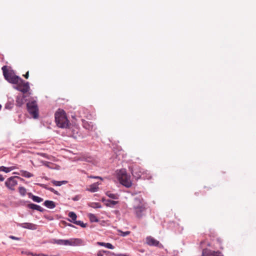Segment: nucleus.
<instances>
[{"label":"nucleus","mask_w":256,"mask_h":256,"mask_svg":"<svg viewBox=\"0 0 256 256\" xmlns=\"http://www.w3.org/2000/svg\"><path fill=\"white\" fill-rule=\"evenodd\" d=\"M77 225L81 226L82 228H85L86 227V224H84L83 222L81 221H77L76 220V222L74 223Z\"/></svg>","instance_id":"nucleus-29"},{"label":"nucleus","mask_w":256,"mask_h":256,"mask_svg":"<svg viewBox=\"0 0 256 256\" xmlns=\"http://www.w3.org/2000/svg\"><path fill=\"white\" fill-rule=\"evenodd\" d=\"M105 247H106L108 248H110V249H114V246L110 243H106Z\"/></svg>","instance_id":"nucleus-32"},{"label":"nucleus","mask_w":256,"mask_h":256,"mask_svg":"<svg viewBox=\"0 0 256 256\" xmlns=\"http://www.w3.org/2000/svg\"><path fill=\"white\" fill-rule=\"evenodd\" d=\"M146 243L150 246H158L160 242L151 236L146 238Z\"/></svg>","instance_id":"nucleus-10"},{"label":"nucleus","mask_w":256,"mask_h":256,"mask_svg":"<svg viewBox=\"0 0 256 256\" xmlns=\"http://www.w3.org/2000/svg\"><path fill=\"white\" fill-rule=\"evenodd\" d=\"M24 77L28 79V76H29V72H27L24 75Z\"/></svg>","instance_id":"nucleus-38"},{"label":"nucleus","mask_w":256,"mask_h":256,"mask_svg":"<svg viewBox=\"0 0 256 256\" xmlns=\"http://www.w3.org/2000/svg\"><path fill=\"white\" fill-rule=\"evenodd\" d=\"M89 178H96V179H100V180H102V178L100 176H89Z\"/></svg>","instance_id":"nucleus-36"},{"label":"nucleus","mask_w":256,"mask_h":256,"mask_svg":"<svg viewBox=\"0 0 256 256\" xmlns=\"http://www.w3.org/2000/svg\"><path fill=\"white\" fill-rule=\"evenodd\" d=\"M28 207L29 208L37 210H38L39 212H43V210H44L43 208H42L41 206H38L37 204H28Z\"/></svg>","instance_id":"nucleus-13"},{"label":"nucleus","mask_w":256,"mask_h":256,"mask_svg":"<svg viewBox=\"0 0 256 256\" xmlns=\"http://www.w3.org/2000/svg\"><path fill=\"white\" fill-rule=\"evenodd\" d=\"M68 216L72 219V220L70 221L73 223H74L76 221L77 217L76 214L74 212H70Z\"/></svg>","instance_id":"nucleus-20"},{"label":"nucleus","mask_w":256,"mask_h":256,"mask_svg":"<svg viewBox=\"0 0 256 256\" xmlns=\"http://www.w3.org/2000/svg\"><path fill=\"white\" fill-rule=\"evenodd\" d=\"M46 188L48 189V190H49L50 191L54 192V194H59L58 192V191L56 190L54 188H46V187H45Z\"/></svg>","instance_id":"nucleus-31"},{"label":"nucleus","mask_w":256,"mask_h":256,"mask_svg":"<svg viewBox=\"0 0 256 256\" xmlns=\"http://www.w3.org/2000/svg\"><path fill=\"white\" fill-rule=\"evenodd\" d=\"M14 88H16V86L15 85H14Z\"/></svg>","instance_id":"nucleus-46"},{"label":"nucleus","mask_w":256,"mask_h":256,"mask_svg":"<svg viewBox=\"0 0 256 256\" xmlns=\"http://www.w3.org/2000/svg\"><path fill=\"white\" fill-rule=\"evenodd\" d=\"M38 256H48V255H46V254H38Z\"/></svg>","instance_id":"nucleus-42"},{"label":"nucleus","mask_w":256,"mask_h":256,"mask_svg":"<svg viewBox=\"0 0 256 256\" xmlns=\"http://www.w3.org/2000/svg\"><path fill=\"white\" fill-rule=\"evenodd\" d=\"M106 194L109 198H112L114 200H116V199H118V194H112L110 192H109V191H108L106 192Z\"/></svg>","instance_id":"nucleus-21"},{"label":"nucleus","mask_w":256,"mask_h":256,"mask_svg":"<svg viewBox=\"0 0 256 256\" xmlns=\"http://www.w3.org/2000/svg\"><path fill=\"white\" fill-rule=\"evenodd\" d=\"M14 169V167L6 168L4 166H0V171L8 172Z\"/></svg>","instance_id":"nucleus-22"},{"label":"nucleus","mask_w":256,"mask_h":256,"mask_svg":"<svg viewBox=\"0 0 256 256\" xmlns=\"http://www.w3.org/2000/svg\"><path fill=\"white\" fill-rule=\"evenodd\" d=\"M16 178H17V179H19V180H22V178H20V177H19V176H16Z\"/></svg>","instance_id":"nucleus-44"},{"label":"nucleus","mask_w":256,"mask_h":256,"mask_svg":"<svg viewBox=\"0 0 256 256\" xmlns=\"http://www.w3.org/2000/svg\"><path fill=\"white\" fill-rule=\"evenodd\" d=\"M52 184L56 186H60L63 184H66L68 182L67 181L62 180V181H56L55 180H53L52 181Z\"/></svg>","instance_id":"nucleus-19"},{"label":"nucleus","mask_w":256,"mask_h":256,"mask_svg":"<svg viewBox=\"0 0 256 256\" xmlns=\"http://www.w3.org/2000/svg\"><path fill=\"white\" fill-rule=\"evenodd\" d=\"M17 90L22 93L24 95L23 97H26L28 94V92L30 90L28 82H25L18 76H17Z\"/></svg>","instance_id":"nucleus-6"},{"label":"nucleus","mask_w":256,"mask_h":256,"mask_svg":"<svg viewBox=\"0 0 256 256\" xmlns=\"http://www.w3.org/2000/svg\"><path fill=\"white\" fill-rule=\"evenodd\" d=\"M54 243L59 245H64L65 240H54Z\"/></svg>","instance_id":"nucleus-27"},{"label":"nucleus","mask_w":256,"mask_h":256,"mask_svg":"<svg viewBox=\"0 0 256 256\" xmlns=\"http://www.w3.org/2000/svg\"><path fill=\"white\" fill-rule=\"evenodd\" d=\"M18 190L20 194L22 196H24L26 192V189L24 187H19Z\"/></svg>","instance_id":"nucleus-28"},{"label":"nucleus","mask_w":256,"mask_h":256,"mask_svg":"<svg viewBox=\"0 0 256 256\" xmlns=\"http://www.w3.org/2000/svg\"><path fill=\"white\" fill-rule=\"evenodd\" d=\"M17 174L28 178H30L33 176L32 174L24 170H20V173L17 172Z\"/></svg>","instance_id":"nucleus-15"},{"label":"nucleus","mask_w":256,"mask_h":256,"mask_svg":"<svg viewBox=\"0 0 256 256\" xmlns=\"http://www.w3.org/2000/svg\"><path fill=\"white\" fill-rule=\"evenodd\" d=\"M88 217L91 222H98V220L96 216L92 214H88Z\"/></svg>","instance_id":"nucleus-18"},{"label":"nucleus","mask_w":256,"mask_h":256,"mask_svg":"<svg viewBox=\"0 0 256 256\" xmlns=\"http://www.w3.org/2000/svg\"><path fill=\"white\" fill-rule=\"evenodd\" d=\"M202 256H223L218 251H213L208 249H204L202 250Z\"/></svg>","instance_id":"nucleus-9"},{"label":"nucleus","mask_w":256,"mask_h":256,"mask_svg":"<svg viewBox=\"0 0 256 256\" xmlns=\"http://www.w3.org/2000/svg\"><path fill=\"white\" fill-rule=\"evenodd\" d=\"M133 209L136 216L140 218L145 215L146 204L142 198H136L133 203Z\"/></svg>","instance_id":"nucleus-1"},{"label":"nucleus","mask_w":256,"mask_h":256,"mask_svg":"<svg viewBox=\"0 0 256 256\" xmlns=\"http://www.w3.org/2000/svg\"><path fill=\"white\" fill-rule=\"evenodd\" d=\"M2 108V106L0 104V110H1Z\"/></svg>","instance_id":"nucleus-47"},{"label":"nucleus","mask_w":256,"mask_h":256,"mask_svg":"<svg viewBox=\"0 0 256 256\" xmlns=\"http://www.w3.org/2000/svg\"><path fill=\"white\" fill-rule=\"evenodd\" d=\"M118 235L122 236H128L130 233V231H126V232H124L120 230H118Z\"/></svg>","instance_id":"nucleus-24"},{"label":"nucleus","mask_w":256,"mask_h":256,"mask_svg":"<svg viewBox=\"0 0 256 256\" xmlns=\"http://www.w3.org/2000/svg\"><path fill=\"white\" fill-rule=\"evenodd\" d=\"M146 171L144 169L142 168L139 166L136 167L132 170V174L136 179L140 178L141 176L144 175Z\"/></svg>","instance_id":"nucleus-8"},{"label":"nucleus","mask_w":256,"mask_h":256,"mask_svg":"<svg viewBox=\"0 0 256 256\" xmlns=\"http://www.w3.org/2000/svg\"><path fill=\"white\" fill-rule=\"evenodd\" d=\"M152 178V176L150 174V172H148L147 171H146L144 173V175L141 176L140 178L142 179H147L150 180Z\"/></svg>","instance_id":"nucleus-23"},{"label":"nucleus","mask_w":256,"mask_h":256,"mask_svg":"<svg viewBox=\"0 0 256 256\" xmlns=\"http://www.w3.org/2000/svg\"><path fill=\"white\" fill-rule=\"evenodd\" d=\"M107 202H108V203L106 204V206H113L116 205L118 202H117V201H114V200H107Z\"/></svg>","instance_id":"nucleus-26"},{"label":"nucleus","mask_w":256,"mask_h":256,"mask_svg":"<svg viewBox=\"0 0 256 256\" xmlns=\"http://www.w3.org/2000/svg\"><path fill=\"white\" fill-rule=\"evenodd\" d=\"M32 256H38V254H32Z\"/></svg>","instance_id":"nucleus-43"},{"label":"nucleus","mask_w":256,"mask_h":256,"mask_svg":"<svg viewBox=\"0 0 256 256\" xmlns=\"http://www.w3.org/2000/svg\"><path fill=\"white\" fill-rule=\"evenodd\" d=\"M16 102H17V105H18L19 102H18V100H17V101H16Z\"/></svg>","instance_id":"nucleus-45"},{"label":"nucleus","mask_w":256,"mask_h":256,"mask_svg":"<svg viewBox=\"0 0 256 256\" xmlns=\"http://www.w3.org/2000/svg\"><path fill=\"white\" fill-rule=\"evenodd\" d=\"M64 246H71L70 238L69 240H65Z\"/></svg>","instance_id":"nucleus-33"},{"label":"nucleus","mask_w":256,"mask_h":256,"mask_svg":"<svg viewBox=\"0 0 256 256\" xmlns=\"http://www.w3.org/2000/svg\"><path fill=\"white\" fill-rule=\"evenodd\" d=\"M2 70L6 80L9 82L16 84V75H15L14 71L10 70V68H8L6 66H3Z\"/></svg>","instance_id":"nucleus-5"},{"label":"nucleus","mask_w":256,"mask_h":256,"mask_svg":"<svg viewBox=\"0 0 256 256\" xmlns=\"http://www.w3.org/2000/svg\"><path fill=\"white\" fill-rule=\"evenodd\" d=\"M4 178L2 176V174H0V181L2 182L4 180Z\"/></svg>","instance_id":"nucleus-39"},{"label":"nucleus","mask_w":256,"mask_h":256,"mask_svg":"<svg viewBox=\"0 0 256 256\" xmlns=\"http://www.w3.org/2000/svg\"><path fill=\"white\" fill-rule=\"evenodd\" d=\"M91 206L94 208H100L101 204L99 202H94L92 204Z\"/></svg>","instance_id":"nucleus-30"},{"label":"nucleus","mask_w":256,"mask_h":256,"mask_svg":"<svg viewBox=\"0 0 256 256\" xmlns=\"http://www.w3.org/2000/svg\"><path fill=\"white\" fill-rule=\"evenodd\" d=\"M98 185L97 184L94 183L92 184H91L89 188L88 189V190H89L90 192H94L98 191Z\"/></svg>","instance_id":"nucleus-16"},{"label":"nucleus","mask_w":256,"mask_h":256,"mask_svg":"<svg viewBox=\"0 0 256 256\" xmlns=\"http://www.w3.org/2000/svg\"><path fill=\"white\" fill-rule=\"evenodd\" d=\"M19 225L24 228H28L32 230H36L37 228L36 225L30 222L22 223L20 224Z\"/></svg>","instance_id":"nucleus-12"},{"label":"nucleus","mask_w":256,"mask_h":256,"mask_svg":"<svg viewBox=\"0 0 256 256\" xmlns=\"http://www.w3.org/2000/svg\"><path fill=\"white\" fill-rule=\"evenodd\" d=\"M6 186L10 190L14 191L16 186V176H12L5 182Z\"/></svg>","instance_id":"nucleus-7"},{"label":"nucleus","mask_w":256,"mask_h":256,"mask_svg":"<svg viewBox=\"0 0 256 256\" xmlns=\"http://www.w3.org/2000/svg\"><path fill=\"white\" fill-rule=\"evenodd\" d=\"M118 178L120 182L126 188L132 186L130 176L128 175L125 170H121L118 173Z\"/></svg>","instance_id":"nucleus-3"},{"label":"nucleus","mask_w":256,"mask_h":256,"mask_svg":"<svg viewBox=\"0 0 256 256\" xmlns=\"http://www.w3.org/2000/svg\"><path fill=\"white\" fill-rule=\"evenodd\" d=\"M108 252L106 251H105V250H100V251H99L98 252V254H97V256H102L104 255V253H106L107 252Z\"/></svg>","instance_id":"nucleus-34"},{"label":"nucleus","mask_w":256,"mask_h":256,"mask_svg":"<svg viewBox=\"0 0 256 256\" xmlns=\"http://www.w3.org/2000/svg\"><path fill=\"white\" fill-rule=\"evenodd\" d=\"M27 110L34 118H38L39 116V109L37 102L34 100L28 101L26 104Z\"/></svg>","instance_id":"nucleus-4"},{"label":"nucleus","mask_w":256,"mask_h":256,"mask_svg":"<svg viewBox=\"0 0 256 256\" xmlns=\"http://www.w3.org/2000/svg\"><path fill=\"white\" fill-rule=\"evenodd\" d=\"M55 120L57 126L61 128H67L69 126V121L66 112L62 109H58L55 113Z\"/></svg>","instance_id":"nucleus-2"},{"label":"nucleus","mask_w":256,"mask_h":256,"mask_svg":"<svg viewBox=\"0 0 256 256\" xmlns=\"http://www.w3.org/2000/svg\"><path fill=\"white\" fill-rule=\"evenodd\" d=\"M72 199L74 200H78V196H76L74 198Z\"/></svg>","instance_id":"nucleus-41"},{"label":"nucleus","mask_w":256,"mask_h":256,"mask_svg":"<svg viewBox=\"0 0 256 256\" xmlns=\"http://www.w3.org/2000/svg\"><path fill=\"white\" fill-rule=\"evenodd\" d=\"M44 204L48 208H53L56 206L55 203L52 200H46Z\"/></svg>","instance_id":"nucleus-14"},{"label":"nucleus","mask_w":256,"mask_h":256,"mask_svg":"<svg viewBox=\"0 0 256 256\" xmlns=\"http://www.w3.org/2000/svg\"><path fill=\"white\" fill-rule=\"evenodd\" d=\"M52 256V255H51V256Z\"/></svg>","instance_id":"nucleus-48"},{"label":"nucleus","mask_w":256,"mask_h":256,"mask_svg":"<svg viewBox=\"0 0 256 256\" xmlns=\"http://www.w3.org/2000/svg\"><path fill=\"white\" fill-rule=\"evenodd\" d=\"M106 244L105 242H98V244L101 246H106Z\"/></svg>","instance_id":"nucleus-37"},{"label":"nucleus","mask_w":256,"mask_h":256,"mask_svg":"<svg viewBox=\"0 0 256 256\" xmlns=\"http://www.w3.org/2000/svg\"><path fill=\"white\" fill-rule=\"evenodd\" d=\"M82 125L84 128L88 130H92L93 128V126L92 124H90L86 120L82 122Z\"/></svg>","instance_id":"nucleus-17"},{"label":"nucleus","mask_w":256,"mask_h":256,"mask_svg":"<svg viewBox=\"0 0 256 256\" xmlns=\"http://www.w3.org/2000/svg\"><path fill=\"white\" fill-rule=\"evenodd\" d=\"M10 238H12V239H13V240H16V236H10Z\"/></svg>","instance_id":"nucleus-40"},{"label":"nucleus","mask_w":256,"mask_h":256,"mask_svg":"<svg viewBox=\"0 0 256 256\" xmlns=\"http://www.w3.org/2000/svg\"><path fill=\"white\" fill-rule=\"evenodd\" d=\"M71 246H79L84 245V242L81 238H70Z\"/></svg>","instance_id":"nucleus-11"},{"label":"nucleus","mask_w":256,"mask_h":256,"mask_svg":"<svg viewBox=\"0 0 256 256\" xmlns=\"http://www.w3.org/2000/svg\"><path fill=\"white\" fill-rule=\"evenodd\" d=\"M32 198L34 202H40L43 200V199L42 198L34 195L32 196Z\"/></svg>","instance_id":"nucleus-25"},{"label":"nucleus","mask_w":256,"mask_h":256,"mask_svg":"<svg viewBox=\"0 0 256 256\" xmlns=\"http://www.w3.org/2000/svg\"><path fill=\"white\" fill-rule=\"evenodd\" d=\"M216 240L219 244L220 248H222V240L220 238H218Z\"/></svg>","instance_id":"nucleus-35"}]
</instances>
